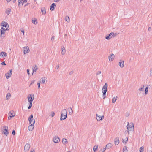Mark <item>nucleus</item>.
Wrapping results in <instances>:
<instances>
[{
    "label": "nucleus",
    "mask_w": 152,
    "mask_h": 152,
    "mask_svg": "<svg viewBox=\"0 0 152 152\" xmlns=\"http://www.w3.org/2000/svg\"><path fill=\"white\" fill-rule=\"evenodd\" d=\"M1 29L2 30V28H3V30L5 32L6 31L9 30L10 29L8 24L5 22L2 21L1 25Z\"/></svg>",
    "instance_id": "1"
},
{
    "label": "nucleus",
    "mask_w": 152,
    "mask_h": 152,
    "mask_svg": "<svg viewBox=\"0 0 152 152\" xmlns=\"http://www.w3.org/2000/svg\"><path fill=\"white\" fill-rule=\"evenodd\" d=\"M66 110V109H63L61 113V116L60 118L61 120H63L66 118L67 113Z\"/></svg>",
    "instance_id": "2"
},
{
    "label": "nucleus",
    "mask_w": 152,
    "mask_h": 152,
    "mask_svg": "<svg viewBox=\"0 0 152 152\" xmlns=\"http://www.w3.org/2000/svg\"><path fill=\"white\" fill-rule=\"evenodd\" d=\"M108 85L107 83H105L102 89V91L103 93V99L106 97V93L107 90Z\"/></svg>",
    "instance_id": "3"
},
{
    "label": "nucleus",
    "mask_w": 152,
    "mask_h": 152,
    "mask_svg": "<svg viewBox=\"0 0 152 152\" xmlns=\"http://www.w3.org/2000/svg\"><path fill=\"white\" fill-rule=\"evenodd\" d=\"M127 132L128 134H129V131H132L134 129L133 124L132 123H131L129 124V122H128L127 125Z\"/></svg>",
    "instance_id": "4"
},
{
    "label": "nucleus",
    "mask_w": 152,
    "mask_h": 152,
    "mask_svg": "<svg viewBox=\"0 0 152 152\" xmlns=\"http://www.w3.org/2000/svg\"><path fill=\"white\" fill-rule=\"evenodd\" d=\"M34 99V94H31L28 95V100L29 102H32Z\"/></svg>",
    "instance_id": "5"
},
{
    "label": "nucleus",
    "mask_w": 152,
    "mask_h": 152,
    "mask_svg": "<svg viewBox=\"0 0 152 152\" xmlns=\"http://www.w3.org/2000/svg\"><path fill=\"white\" fill-rule=\"evenodd\" d=\"M8 127L7 126H4L2 128V131L3 133L6 136L9 134V132L8 131Z\"/></svg>",
    "instance_id": "6"
},
{
    "label": "nucleus",
    "mask_w": 152,
    "mask_h": 152,
    "mask_svg": "<svg viewBox=\"0 0 152 152\" xmlns=\"http://www.w3.org/2000/svg\"><path fill=\"white\" fill-rule=\"evenodd\" d=\"M116 35L115 34H115L113 32H111L110 34H108V35L107 36H106L105 37V38L108 40H110V39H111L112 37H113L115 36Z\"/></svg>",
    "instance_id": "7"
},
{
    "label": "nucleus",
    "mask_w": 152,
    "mask_h": 152,
    "mask_svg": "<svg viewBox=\"0 0 152 152\" xmlns=\"http://www.w3.org/2000/svg\"><path fill=\"white\" fill-rule=\"evenodd\" d=\"M30 147V145L28 143L26 144L24 147V151L25 152H28Z\"/></svg>",
    "instance_id": "8"
},
{
    "label": "nucleus",
    "mask_w": 152,
    "mask_h": 152,
    "mask_svg": "<svg viewBox=\"0 0 152 152\" xmlns=\"http://www.w3.org/2000/svg\"><path fill=\"white\" fill-rule=\"evenodd\" d=\"M12 74V70H10L9 72L5 74V76L7 79L9 78L11 76Z\"/></svg>",
    "instance_id": "9"
},
{
    "label": "nucleus",
    "mask_w": 152,
    "mask_h": 152,
    "mask_svg": "<svg viewBox=\"0 0 152 152\" xmlns=\"http://www.w3.org/2000/svg\"><path fill=\"white\" fill-rule=\"evenodd\" d=\"M29 51V48L28 46L25 47L23 49V51L24 52V54L28 53Z\"/></svg>",
    "instance_id": "10"
},
{
    "label": "nucleus",
    "mask_w": 152,
    "mask_h": 152,
    "mask_svg": "<svg viewBox=\"0 0 152 152\" xmlns=\"http://www.w3.org/2000/svg\"><path fill=\"white\" fill-rule=\"evenodd\" d=\"M15 113H11V112H10L9 113V117L8 119L10 120L11 119L12 117H14L15 116Z\"/></svg>",
    "instance_id": "11"
},
{
    "label": "nucleus",
    "mask_w": 152,
    "mask_h": 152,
    "mask_svg": "<svg viewBox=\"0 0 152 152\" xmlns=\"http://www.w3.org/2000/svg\"><path fill=\"white\" fill-rule=\"evenodd\" d=\"M53 141L55 143H57L60 141V138L58 137L55 136L53 137Z\"/></svg>",
    "instance_id": "12"
},
{
    "label": "nucleus",
    "mask_w": 152,
    "mask_h": 152,
    "mask_svg": "<svg viewBox=\"0 0 152 152\" xmlns=\"http://www.w3.org/2000/svg\"><path fill=\"white\" fill-rule=\"evenodd\" d=\"M47 78H45V77H42L40 80V82H41L42 83L45 84L46 83Z\"/></svg>",
    "instance_id": "13"
},
{
    "label": "nucleus",
    "mask_w": 152,
    "mask_h": 152,
    "mask_svg": "<svg viewBox=\"0 0 152 152\" xmlns=\"http://www.w3.org/2000/svg\"><path fill=\"white\" fill-rule=\"evenodd\" d=\"M104 118L103 116H100L99 115L96 114V118L98 121L102 120Z\"/></svg>",
    "instance_id": "14"
},
{
    "label": "nucleus",
    "mask_w": 152,
    "mask_h": 152,
    "mask_svg": "<svg viewBox=\"0 0 152 152\" xmlns=\"http://www.w3.org/2000/svg\"><path fill=\"white\" fill-rule=\"evenodd\" d=\"M35 123V121H34V123L31 124L28 127V129L29 131H31L33 130L34 129L33 126Z\"/></svg>",
    "instance_id": "15"
},
{
    "label": "nucleus",
    "mask_w": 152,
    "mask_h": 152,
    "mask_svg": "<svg viewBox=\"0 0 152 152\" xmlns=\"http://www.w3.org/2000/svg\"><path fill=\"white\" fill-rule=\"evenodd\" d=\"M27 2V0H18V5L19 7L21 3H22V5H23V4L24 3H26Z\"/></svg>",
    "instance_id": "16"
},
{
    "label": "nucleus",
    "mask_w": 152,
    "mask_h": 152,
    "mask_svg": "<svg viewBox=\"0 0 152 152\" xmlns=\"http://www.w3.org/2000/svg\"><path fill=\"white\" fill-rule=\"evenodd\" d=\"M112 144L111 143H108L107 144L106 146V147L103 148V149H105V150L106 149H109L112 146Z\"/></svg>",
    "instance_id": "17"
},
{
    "label": "nucleus",
    "mask_w": 152,
    "mask_h": 152,
    "mask_svg": "<svg viewBox=\"0 0 152 152\" xmlns=\"http://www.w3.org/2000/svg\"><path fill=\"white\" fill-rule=\"evenodd\" d=\"M3 30V28H2V30H1V29L0 30V37H4L5 32H4Z\"/></svg>",
    "instance_id": "18"
},
{
    "label": "nucleus",
    "mask_w": 152,
    "mask_h": 152,
    "mask_svg": "<svg viewBox=\"0 0 152 152\" xmlns=\"http://www.w3.org/2000/svg\"><path fill=\"white\" fill-rule=\"evenodd\" d=\"M114 142L115 145H117L118 144L119 142V140L118 137H117L115 139Z\"/></svg>",
    "instance_id": "19"
},
{
    "label": "nucleus",
    "mask_w": 152,
    "mask_h": 152,
    "mask_svg": "<svg viewBox=\"0 0 152 152\" xmlns=\"http://www.w3.org/2000/svg\"><path fill=\"white\" fill-rule=\"evenodd\" d=\"M114 55L113 54H112L110 56H109L108 57L109 60L110 61H112L114 59Z\"/></svg>",
    "instance_id": "20"
},
{
    "label": "nucleus",
    "mask_w": 152,
    "mask_h": 152,
    "mask_svg": "<svg viewBox=\"0 0 152 152\" xmlns=\"http://www.w3.org/2000/svg\"><path fill=\"white\" fill-rule=\"evenodd\" d=\"M119 66L121 68H123L124 66V62L123 61L120 60L119 62Z\"/></svg>",
    "instance_id": "21"
},
{
    "label": "nucleus",
    "mask_w": 152,
    "mask_h": 152,
    "mask_svg": "<svg viewBox=\"0 0 152 152\" xmlns=\"http://www.w3.org/2000/svg\"><path fill=\"white\" fill-rule=\"evenodd\" d=\"M56 6L55 4L53 3L51 5L50 7V10L51 11H53L54 10V6Z\"/></svg>",
    "instance_id": "22"
},
{
    "label": "nucleus",
    "mask_w": 152,
    "mask_h": 152,
    "mask_svg": "<svg viewBox=\"0 0 152 152\" xmlns=\"http://www.w3.org/2000/svg\"><path fill=\"white\" fill-rule=\"evenodd\" d=\"M41 10L42 14H45L46 13L45 8V7H42L41 9Z\"/></svg>",
    "instance_id": "23"
},
{
    "label": "nucleus",
    "mask_w": 152,
    "mask_h": 152,
    "mask_svg": "<svg viewBox=\"0 0 152 152\" xmlns=\"http://www.w3.org/2000/svg\"><path fill=\"white\" fill-rule=\"evenodd\" d=\"M37 65H35L33 67V73L34 72H36V70L37 69Z\"/></svg>",
    "instance_id": "24"
},
{
    "label": "nucleus",
    "mask_w": 152,
    "mask_h": 152,
    "mask_svg": "<svg viewBox=\"0 0 152 152\" xmlns=\"http://www.w3.org/2000/svg\"><path fill=\"white\" fill-rule=\"evenodd\" d=\"M4 56V57L7 56V53L4 52H2L0 53V56L3 57Z\"/></svg>",
    "instance_id": "25"
},
{
    "label": "nucleus",
    "mask_w": 152,
    "mask_h": 152,
    "mask_svg": "<svg viewBox=\"0 0 152 152\" xmlns=\"http://www.w3.org/2000/svg\"><path fill=\"white\" fill-rule=\"evenodd\" d=\"M62 142L64 145L66 144L68 142L67 140L64 138L63 139Z\"/></svg>",
    "instance_id": "26"
},
{
    "label": "nucleus",
    "mask_w": 152,
    "mask_h": 152,
    "mask_svg": "<svg viewBox=\"0 0 152 152\" xmlns=\"http://www.w3.org/2000/svg\"><path fill=\"white\" fill-rule=\"evenodd\" d=\"M62 51H61V54L62 55H64L66 52L65 49L64 47H62Z\"/></svg>",
    "instance_id": "27"
},
{
    "label": "nucleus",
    "mask_w": 152,
    "mask_h": 152,
    "mask_svg": "<svg viewBox=\"0 0 152 152\" xmlns=\"http://www.w3.org/2000/svg\"><path fill=\"white\" fill-rule=\"evenodd\" d=\"M128 150L126 146H124L123 149V152H127Z\"/></svg>",
    "instance_id": "28"
},
{
    "label": "nucleus",
    "mask_w": 152,
    "mask_h": 152,
    "mask_svg": "<svg viewBox=\"0 0 152 152\" xmlns=\"http://www.w3.org/2000/svg\"><path fill=\"white\" fill-rule=\"evenodd\" d=\"M11 95L10 93H7L6 96V99H10V97H11Z\"/></svg>",
    "instance_id": "29"
},
{
    "label": "nucleus",
    "mask_w": 152,
    "mask_h": 152,
    "mask_svg": "<svg viewBox=\"0 0 152 152\" xmlns=\"http://www.w3.org/2000/svg\"><path fill=\"white\" fill-rule=\"evenodd\" d=\"M11 12V10L8 9V10H7L5 12L6 14H7V15H8L9 14H10V12Z\"/></svg>",
    "instance_id": "30"
},
{
    "label": "nucleus",
    "mask_w": 152,
    "mask_h": 152,
    "mask_svg": "<svg viewBox=\"0 0 152 152\" xmlns=\"http://www.w3.org/2000/svg\"><path fill=\"white\" fill-rule=\"evenodd\" d=\"M69 112L70 115H72L73 113V110L72 108L70 107L69 108Z\"/></svg>",
    "instance_id": "31"
},
{
    "label": "nucleus",
    "mask_w": 152,
    "mask_h": 152,
    "mask_svg": "<svg viewBox=\"0 0 152 152\" xmlns=\"http://www.w3.org/2000/svg\"><path fill=\"white\" fill-rule=\"evenodd\" d=\"M65 20L67 22H69L70 21L69 18L68 16H66L65 17Z\"/></svg>",
    "instance_id": "32"
},
{
    "label": "nucleus",
    "mask_w": 152,
    "mask_h": 152,
    "mask_svg": "<svg viewBox=\"0 0 152 152\" xmlns=\"http://www.w3.org/2000/svg\"><path fill=\"white\" fill-rule=\"evenodd\" d=\"M98 148V145H95L93 147V149L94 152H95Z\"/></svg>",
    "instance_id": "33"
},
{
    "label": "nucleus",
    "mask_w": 152,
    "mask_h": 152,
    "mask_svg": "<svg viewBox=\"0 0 152 152\" xmlns=\"http://www.w3.org/2000/svg\"><path fill=\"white\" fill-rule=\"evenodd\" d=\"M117 97H114L113 98L112 100V102L113 103H115L117 99Z\"/></svg>",
    "instance_id": "34"
},
{
    "label": "nucleus",
    "mask_w": 152,
    "mask_h": 152,
    "mask_svg": "<svg viewBox=\"0 0 152 152\" xmlns=\"http://www.w3.org/2000/svg\"><path fill=\"white\" fill-rule=\"evenodd\" d=\"M33 115H32V114H31L29 117L28 118L29 122H31V120H32V119H33Z\"/></svg>",
    "instance_id": "35"
},
{
    "label": "nucleus",
    "mask_w": 152,
    "mask_h": 152,
    "mask_svg": "<svg viewBox=\"0 0 152 152\" xmlns=\"http://www.w3.org/2000/svg\"><path fill=\"white\" fill-rule=\"evenodd\" d=\"M34 20H32V23L34 24H36L37 23V21L36 19L34 18Z\"/></svg>",
    "instance_id": "36"
},
{
    "label": "nucleus",
    "mask_w": 152,
    "mask_h": 152,
    "mask_svg": "<svg viewBox=\"0 0 152 152\" xmlns=\"http://www.w3.org/2000/svg\"><path fill=\"white\" fill-rule=\"evenodd\" d=\"M140 152H143L144 151V147L143 146L141 147L140 148Z\"/></svg>",
    "instance_id": "37"
},
{
    "label": "nucleus",
    "mask_w": 152,
    "mask_h": 152,
    "mask_svg": "<svg viewBox=\"0 0 152 152\" xmlns=\"http://www.w3.org/2000/svg\"><path fill=\"white\" fill-rule=\"evenodd\" d=\"M29 106L28 107V109H30L31 108V107H32V102H29Z\"/></svg>",
    "instance_id": "38"
},
{
    "label": "nucleus",
    "mask_w": 152,
    "mask_h": 152,
    "mask_svg": "<svg viewBox=\"0 0 152 152\" xmlns=\"http://www.w3.org/2000/svg\"><path fill=\"white\" fill-rule=\"evenodd\" d=\"M148 91V87L147 86L145 89V94H147Z\"/></svg>",
    "instance_id": "39"
},
{
    "label": "nucleus",
    "mask_w": 152,
    "mask_h": 152,
    "mask_svg": "<svg viewBox=\"0 0 152 152\" xmlns=\"http://www.w3.org/2000/svg\"><path fill=\"white\" fill-rule=\"evenodd\" d=\"M122 140H123V139H122ZM128 140V138L127 137H126V138L125 140H123V143H126L127 142Z\"/></svg>",
    "instance_id": "40"
},
{
    "label": "nucleus",
    "mask_w": 152,
    "mask_h": 152,
    "mask_svg": "<svg viewBox=\"0 0 152 152\" xmlns=\"http://www.w3.org/2000/svg\"><path fill=\"white\" fill-rule=\"evenodd\" d=\"M40 82H38L37 83L38 88V89H39L40 88Z\"/></svg>",
    "instance_id": "41"
},
{
    "label": "nucleus",
    "mask_w": 152,
    "mask_h": 152,
    "mask_svg": "<svg viewBox=\"0 0 152 152\" xmlns=\"http://www.w3.org/2000/svg\"><path fill=\"white\" fill-rule=\"evenodd\" d=\"M144 86H143L142 87H141V88H140L139 89V91H143L144 90Z\"/></svg>",
    "instance_id": "42"
},
{
    "label": "nucleus",
    "mask_w": 152,
    "mask_h": 152,
    "mask_svg": "<svg viewBox=\"0 0 152 152\" xmlns=\"http://www.w3.org/2000/svg\"><path fill=\"white\" fill-rule=\"evenodd\" d=\"M31 122H29V124H31L32 123H34V121H35V120L34 119H32V120H31Z\"/></svg>",
    "instance_id": "43"
},
{
    "label": "nucleus",
    "mask_w": 152,
    "mask_h": 152,
    "mask_svg": "<svg viewBox=\"0 0 152 152\" xmlns=\"http://www.w3.org/2000/svg\"><path fill=\"white\" fill-rule=\"evenodd\" d=\"M101 71H98L97 73H96V75H98L100 74H101Z\"/></svg>",
    "instance_id": "44"
},
{
    "label": "nucleus",
    "mask_w": 152,
    "mask_h": 152,
    "mask_svg": "<svg viewBox=\"0 0 152 152\" xmlns=\"http://www.w3.org/2000/svg\"><path fill=\"white\" fill-rule=\"evenodd\" d=\"M51 113H52V114H51V116H52V117H53V116H54V115H55V113H54V112H53V111H52V112H51Z\"/></svg>",
    "instance_id": "45"
},
{
    "label": "nucleus",
    "mask_w": 152,
    "mask_h": 152,
    "mask_svg": "<svg viewBox=\"0 0 152 152\" xmlns=\"http://www.w3.org/2000/svg\"><path fill=\"white\" fill-rule=\"evenodd\" d=\"M35 80H32L31 81V83H30V85L29 86H30L31 85L33 84L35 82Z\"/></svg>",
    "instance_id": "46"
},
{
    "label": "nucleus",
    "mask_w": 152,
    "mask_h": 152,
    "mask_svg": "<svg viewBox=\"0 0 152 152\" xmlns=\"http://www.w3.org/2000/svg\"><path fill=\"white\" fill-rule=\"evenodd\" d=\"M54 38H55V37L54 36H53L52 37H51V40H52V41L53 42L54 40Z\"/></svg>",
    "instance_id": "47"
},
{
    "label": "nucleus",
    "mask_w": 152,
    "mask_h": 152,
    "mask_svg": "<svg viewBox=\"0 0 152 152\" xmlns=\"http://www.w3.org/2000/svg\"><path fill=\"white\" fill-rule=\"evenodd\" d=\"M12 134L13 135H15V132L14 130H13L12 131Z\"/></svg>",
    "instance_id": "48"
},
{
    "label": "nucleus",
    "mask_w": 152,
    "mask_h": 152,
    "mask_svg": "<svg viewBox=\"0 0 152 152\" xmlns=\"http://www.w3.org/2000/svg\"><path fill=\"white\" fill-rule=\"evenodd\" d=\"M59 64H58L55 67V69H58V68H59Z\"/></svg>",
    "instance_id": "49"
},
{
    "label": "nucleus",
    "mask_w": 152,
    "mask_h": 152,
    "mask_svg": "<svg viewBox=\"0 0 152 152\" xmlns=\"http://www.w3.org/2000/svg\"><path fill=\"white\" fill-rule=\"evenodd\" d=\"M1 64L2 65H6V64H5V61H3L1 63Z\"/></svg>",
    "instance_id": "50"
},
{
    "label": "nucleus",
    "mask_w": 152,
    "mask_h": 152,
    "mask_svg": "<svg viewBox=\"0 0 152 152\" xmlns=\"http://www.w3.org/2000/svg\"><path fill=\"white\" fill-rule=\"evenodd\" d=\"M150 76H152V69L150 70Z\"/></svg>",
    "instance_id": "51"
},
{
    "label": "nucleus",
    "mask_w": 152,
    "mask_h": 152,
    "mask_svg": "<svg viewBox=\"0 0 152 152\" xmlns=\"http://www.w3.org/2000/svg\"><path fill=\"white\" fill-rule=\"evenodd\" d=\"M147 152H152V148H151V149L149 150H148Z\"/></svg>",
    "instance_id": "52"
},
{
    "label": "nucleus",
    "mask_w": 152,
    "mask_h": 152,
    "mask_svg": "<svg viewBox=\"0 0 152 152\" xmlns=\"http://www.w3.org/2000/svg\"><path fill=\"white\" fill-rule=\"evenodd\" d=\"M73 71H71L70 72L69 74L70 75H72L73 74Z\"/></svg>",
    "instance_id": "53"
},
{
    "label": "nucleus",
    "mask_w": 152,
    "mask_h": 152,
    "mask_svg": "<svg viewBox=\"0 0 152 152\" xmlns=\"http://www.w3.org/2000/svg\"><path fill=\"white\" fill-rule=\"evenodd\" d=\"M27 73H28V75H29V74H30L29 69H27Z\"/></svg>",
    "instance_id": "54"
},
{
    "label": "nucleus",
    "mask_w": 152,
    "mask_h": 152,
    "mask_svg": "<svg viewBox=\"0 0 152 152\" xmlns=\"http://www.w3.org/2000/svg\"><path fill=\"white\" fill-rule=\"evenodd\" d=\"M21 32H22L23 34V35H24V30L22 29H21Z\"/></svg>",
    "instance_id": "55"
},
{
    "label": "nucleus",
    "mask_w": 152,
    "mask_h": 152,
    "mask_svg": "<svg viewBox=\"0 0 152 152\" xmlns=\"http://www.w3.org/2000/svg\"><path fill=\"white\" fill-rule=\"evenodd\" d=\"M148 30L149 31H150L151 30V28L150 27H149L148 28Z\"/></svg>",
    "instance_id": "56"
},
{
    "label": "nucleus",
    "mask_w": 152,
    "mask_h": 152,
    "mask_svg": "<svg viewBox=\"0 0 152 152\" xmlns=\"http://www.w3.org/2000/svg\"><path fill=\"white\" fill-rule=\"evenodd\" d=\"M60 0H54V1L56 2H59L60 1Z\"/></svg>",
    "instance_id": "57"
},
{
    "label": "nucleus",
    "mask_w": 152,
    "mask_h": 152,
    "mask_svg": "<svg viewBox=\"0 0 152 152\" xmlns=\"http://www.w3.org/2000/svg\"><path fill=\"white\" fill-rule=\"evenodd\" d=\"M105 151V149H103V151H102V150L101 149L100 151L99 152H104Z\"/></svg>",
    "instance_id": "58"
},
{
    "label": "nucleus",
    "mask_w": 152,
    "mask_h": 152,
    "mask_svg": "<svg viewBox=\"0 0 152 152\" xmlns=\"http://www.w3.org/2000/svg\"><path fill=\"white\" fill-rule=\"evenodd\" d=\"M29 4V3H27L26 4V5H25V6H28Z\"/></svg>",
    "instance_id": "59"
},
{
    "label": "nucleus",
    "mask_w": 152,
    "mask_h": 152,
    "mask_svg": "<svg viewBox=\"0 0 152 152\" xmlns=\"http://www.w3.org/2000/svg\"><path fill=\"white\" fill-rule=\"evenodd\" d=\"M7 2H10L11 0H6Z\"/></svg>",
    "instance_id": "60"
},
{
    "label": "nucleus",
    "mask_w": 152,
    "mask_h": 152,
    "mask_svg": "<svg viewBox=\"0 0 152 152\" xmlns=\"http://www.w3.org/2000/svg\"><path fill=\"white\" fill-rule=\"evenodd\" d=\"M30 152H35L34 150H33V151H32Z\"/></svg>",
    "instance_id": "61"
},
{
    "label": "nucleus",
    "mask_w": 152,
    "mask_h": 152,
    "mask_svg": "<svg viewBox=\"0 0 152 152\" xmlns=\"http://www.w3.org/2000/svg\"><path fill=\"white\" fill-rule=\"evenodd\" d=\"M15 1H16V0H14L13 1V2H14V3L15 2Z\"/></svg>",
    "instance_id": "62"
},
{
    "label": "nucleus",
    "mask_w": 152,
    "mask_h": 152,
    "mask_svg": "<svg viewBox=\"0 0 152 152\" xmlns=\"http://www.w3.org/2000/svg\"><path fill=\"white\" fill-rule=\"evenodd\" d=\"M65 36H66V34H65Z\"/></svg>",
    "instance_id": "63"
},
{
    "label": "nucleus",
    "mask_w": 152,
    "mask_h": 152,
    "mask_svg": "<svg viewBox=\"0 0 152 152\" xmlns=\"http://www.w3.org/2000/svg\"><path fill=\"white\" fill-rule=\"evenodd\" d=\"M82 0H80V2H81Z\"/></svg>",
    "instance_id": "64"
}]
</instances>
